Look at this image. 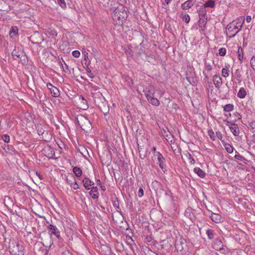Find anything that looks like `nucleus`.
Returning <instances> with one entry per match:
<instances>
[{"label":"nucleus","instance_id":"1","mask_svg":"<svg viewBox=\"0 0 255 255\" xmlns=\"http://www.w3.org/2000/svg\"><path fill=\"white\" fill-rule=\"evenodd\" d=\"M245 18L244 17H240L236 20L230 23L227 26V34H229L230 37H234L236 34L241 29Z\"/></svg>","mask_w":255,"mask_h":255},{"label":"nucleus","instance_id":"2","mask_svg":"<svg viewBox=\"0 0 255 255\" xmlns=\"http://www.w3.org/2000/svg\"><path fill=\"white\" fill-rule=\"evenodd\" d=\"M112 17L117 23L120 24L125 20L127 17V13L124 6L120 5L117 7L113 12Z\"/></svg>","mask_w":255,"mask_h":255},{"label":"nucleus","instance_id":"3","mask_svg":"<svg viewBox=\"0 0 255 255\" xmlns=\"http://www.w3.org/2000/svg\"><path fill=\"white\" fill-rule=\"evenodd\" d=\"M8 249L11 255H24V247L14 240L10 241Z\"/></svg>","mask_w":255,"mask_h":255},{"label":"nucleus","instance_id":"4","mask_svg":"<svg viewBox=\"0 0 255 255\" xmlns=\"http://www.w3.org/2000/svg\"><path fill=\"white\" fill-rule=\"evenodd\" d=\"M76 123L84 130H86L91 128L90 121L82 115H78L76 117Z\"/></svg>","mask_w":255,"mask_h":255},{"label":"nucleus","instance_id":"5","mask_svg":"<svg viewBox=\"0 0 255 255\" xmlns=\"http://www.w3.org/2000/svg\"><path fill=\"white\" fill-rule=\"evenodd\" d=\"M95 103L104 115H106L108 113L109 107L104 97L102 96L101 97L96 98V99H95Z\"/></svg>","mask_w":255,"mask_h":255},{"label":"nucleus","instance_id":"6","mask_svg":"<svg viewBox=\"0 0 255 255\" xmlns=\"http://www.w3.org/2000/svg\"><path fill=\"white\" fill-rule=\"evenodd\" d=\"M226 125L229 127L231 132L235 136H238L239 135L240 129L237 124L228 121Z\"/></svg>","mask_w":255,"mask_h":255},{"label":"nucleus","instance_id":"7","mask_svg":"<svg viewBox=\"0 0 255 255\" xmlns=\"http://www.w3.org/2000/svg\"><path fill=\"white\" fill-rule=\"evenodd\" d=\"M42 152L44 155L49 158H53L55 155V152L53 148L46 146L42 149Z\"/></svg>","mask_w":255,"mask_h":255},{"label":"nucleus","instance_id":"8","mask_svg":"<svg viewBox=\"0 0 255 255\" xmlns=\"http://www.w3.org/2000/svg\"><path fill=\"white\" fill-rule=\"evenodd\" d=\"M146 99L150 98L152 96H154L155 88L152 85H149L143 90Z\"/></svg>","mask_w":255,"mask_h":255},{"label":"nucleus","instance_id":"9","mask_svg":"<svg viewBox=\"0 0 255 255\" xmlns=\"http://www.w3.org/2000/svg\"><path fill=\"white\" fill-rule=\"evenodd\" d=\"M156 156H157V159L158 161V164H159V167L161 168V169L164 171V169H165V159L163 157V155L159 152H157V154H156Z\"/></svg>","mask_w":255,"mask_h":255},{"label":"nucleus","instance_id":"10","mask_svg":"<svg viewBox=\"0 0 255 255\" xmlns=\"http://www.w3.org/2000/svg\"><path fill=\"white\" fill-rule=\"evenodd\" d=\"M79 106L80 109L83 110H87L88 108V105L87 100H85L83 96H80L79 97Z\"/></svg>","mask_w":255,"mask_h":255},{"label":"nucleus","instance_id":"11","mask_svg":"<svg viewBox=\"0 0 255 255\" xmlns=\"http://www.w3.org/2000/svg\"><path fill=\"white\" fill-rule=\"evenodd\" d=\"M195 1V0H187L183 4H182L181 8L183 9H188L189 8L191 7L194 5Z\"/></svg>","mask_w":255,"mask_h":255},{"label":"nucleus","instance_id":"12","mask_svg":"<svg viewBox=\"0 0 255 255\" xmlns=\"http://www.w3.org/2000/svg\"><path fill=\"white\" fill-rule=\"evenodd\" d=\"M82 182L84 187L87 190H89L90 189V187L93 186L94 184V182L91 181L89 178L87 177L83 179Z\"/></svg>","mask_w":255,"mask_h":255},{"label":"nucleus","instance_id":"13","mask_svg":"<svg viewBox=\"0 0 255 255\" xmlns=\"http://www.w3.org/2000/svg\"><path fill=\"white\" fill-rule=\"evenodd\" d=\"M12 56L14 59L16 60L17 58L21 59L23 56V53L20 50L14 49L12 52Z\"/></svg>","mask_w":255,"mask_h":255},{"label":"nucleus","instance_id":"14","mask_svg":"<svg viewBox=\"0 0 255 255\" xmlns=\"http://www.w3.org/2000/svg\"><path fill=\"white\" fill-rule=\"evenodd\" d=\"M48 229L51 230L52 234L55 235L57 238L59 239L60 238V232H59L56 226L50 224L48 226Z\"/></svg>","mask_w":255,"mask_h":255},{"label":"nucleus","instance_id":"15","mask_svg":"<svg viewBox=\"0 0 255 255\" xmlns=\"http://www.w3.org/2000/svg\"><path fill=\"white\" fill-rule=\"evenodd\" d=\"M213 81L215 87L219 89L222 83L221 78L219 76L214 75Z\"/></svg>","mask_w":255,"mask_h":255},{"label":"nucleus","instance_id":"16","mask_svg":"<svg viewBox=\"0 0 255 255\" xmlns=\"http://www.w3.org/2000/svg\"><path fill=\"white\" fill-rule=\"evenodd\" d=\"M89 193L92 198L94 199H97L99 197V193L98 192V188L97 187H93Z\"/></svg>","mask_w":255,"mask_h":255},{"label":"nucleus","instance_id":"17","mask_svg":"<svg viewBox=\"0 0 255 255\" xmlns=\"http://www.w3.org/2000/svg\"><path fill=\"white\" fill-rule=\"evenodd\" d=\"M206 7L203 5L198 10V14L200 17H207Z\"/></svg>","mask_w":255,"mask_h":255},{"label":"nucleus","instance_id":"18","mask_svg":"<svg viewBox=\"0 0 255 255\" xmlns=\"http://www.w3.org/2000/svg\"><path fill=\"white\" fill-rule=\"evenodd\" d=\"M154 96H152L150 98L147 99V100L153 106H158L160 104L159 101L157 98H154Z\"/></svg>","mask_w":255,"mask_h":255},{"label":"nucleus","instance_id":"19","mask_svg":"<svg viewBox=\"0 0 255 255\" xmlns=\"http://www.w3.org/2000/svg\"><path fill=\"white\" fill-rule=\"evenodd\" d=\"M211 218L213 221L216 223H219L221 221V216L218 214L212 213Z\"/></svg>","mask_w":255,"mask_h":255},{"label":"nucleus","instance_id":"20","mask_svg":"<svg viewBox=\"0 0 255 255\" xmlns=\"http://www.w3.org/2000/svg\"><path fill=\"white\" fill-rule=\"evenodd\" d=\"M247 95V91L244 88H241L239 90V92L238 93L237 96L241 99L244 98Z\"/></svg>","mask_w":255,"mask_h":255},{"label":"nucleus","instance_id":"21","mask_svg":"<svg viewBox=\"0 0 255 255\" xmlns=\"http://www.w3.org/2000/svg\"><path fill=\"white\" fill-rule=\"evenodd\" d=\"M234 78L236 80V82L240 83L242 81V76L239 73V70L237 69L235 72Z\"/></svg>","mask_w":255,"mask_h":255},{"label":"nucleus","instance_id":"22","mask_svg":"<svg viewBox=\"0 0 255 255\" xmlns=\"http://www.w3.org/2000/svg\"><path fill=\"white\" fill-rule=\"evenodd\" d=\"M194 171L201 178H204L205 176L204 171L199 167H195L194 169Z\"/></svg>","mask_w":255,"mask_h":255},{"label":"nucleus","instance_id":"23","mask_svg":"<svg viewBox=\"0 0 255 255\" xmlns=\"http://www.w3.org/2000/svg\"><path fill=\"white\" fill-rule=\"evenodd\" d=\"M76 180L75 177L74 175L72 174H69L66 178V182L68 184H69L70 185L73 182H75V180Z\"/></svg>","mask_w":255,"mask_h":255},{"label":"nucleus","instance_id":"24","mask_svg":"<svg viewBox=\"0 0 255 255\" xmlns=\"http://www.w3.org/2000/svg\"><path fill=\"white\" fill-rule=\"evenodd\" d=\"M206 234L208 236V238L209 240H212L214 238L216 234L214 231L211 229H208L206 231Z\"/></svg>","mask_w":255,"mask_h":255},{"label":"nucleus","instance_id":"25","mask_svg":"<svg viewBox=\"0 0 255 255\" xmlns=\"http://www.w3.org/2000/svg\"><path fill=\"white\" fill-rule=\"evenodd\" d=\"M148 150L147 149H144V148H139V157L141 159H144L146 155Z\"/></svg>","mask_w":255,"mask_h":255},{"label":"nucleus","instance_id":"26","mask_svg":"<svg viewBox=\"0 0 255 255\" xmlns=\"http://www.w3.org/2000/svg\"><path fill=\"white\" fill-rule=\"evenodd\" d=\"M234 110V105L231 104H227L224 107V111L230 112Z\"/></svg>","mask_w":255,"mask_h":255},{"label":"nucleus","instance_id":"27","mask_svg":"<svg viewBox=\"0 0 255 255\" xmlns=\"http://www.w3.org/2000/svg\"><path fill=\"white\" fill-rule=\"evenodd\" d=\"M73 171L77 177H80L82 173V170L78 167H74L73 169Z\"/></svg>","mask_w":255,"mask_h":255},{"label":"nucleus","instance_id":"28","mask_svg":"<svg viewBox=\"0 0 255 255\" xmlns=\"http://www.w3.org/2000/svg\"><path fill=\"white\" fill-rule=\"evenodd\" d=\"M215 1L213 0H208L204 4V6L205 7H211L213 8L215 6Z\"/></svg>","mask_w":255,"mask_h":255},{"label":"nucleus","instance_id":"29","mask_svg":"<svg viewBox=\"0 0 255 255\" xmlns=\"http://www.w3.org/2000/svg\"><path fill=\"white\" fill-rule=\"evenodd\" d=\"M50 92H51V93L52 94V95L53 96V97H58L59 94H60V93H59V90L55 87H54L52 89H51V90H50Z\"/></svg>","mask_w":255,"mask_h":255},{"label":"nucleus","instance_id":"30","mask_svg":"<svg viewBox=\"0 0 255 255\" xmlns=\"http://www.w3.org/2000/svg\"><path fill=\"white\" fill-rule=\"evenodd\" d=\"M18 29L16 27H12L9 32V34L11 37L17 34Z\"/></svg>","mask_w":255,"mask_h":255},{"label":"nucleus","instance_id":"31","mask_svg":"<svg viewBox=\"0 0 255 255\" xmlns=\"http://www.w3.org/2000/svg\"><path fill=\"white\" fill-rule=\"evenodd\" d=\"M238 58L240 61H242L243 58V49L240 46L238 47Z\"/></svg>","mask_w":255,"mask_h":255},{"label":"nucleus","instance_id":"32","mask_svg":"<svg viewBox=\"0 0 255 255\" xmlns=\"http://www.w3.org/2000/svg\"><path fill=\"white\" fill-rule=\"evenodd\" d=\"M229 70L228 69H226L225 68H224L222 70V75L224 77H227L229 76Z\"/></svg>","mask_w":255,"mask_h":255},{"label":"nucleus","instance_id":"33","mask_svg":"<svg viewBox=\"0 0 255 255\" xmlns=\"http://www.w3.org/2000/svg\"><path fill=\"white\" fill-rule=\"evenodd\" d=\"M249 127L252 130V132H255V121H251L249 123Z\"/></svg>","mask_w":255,"mask_h":255},{"label":"nucleus","instance_id":"34","mask_svg":"<svg viewBox=\"0 0 255 255\" xmlns=\"http://www.w3.org/2000/svg\"><path fill=\"white\" fill-rule=\"evenodd\" d=\"M1 139L3 141L6 143H8L9 141V136L7 134H4L1 136Z\"/></svg>","mask_w":255,"mask_h":255},{"label":"nucleus","instance_id":"35","mask_svg":"<svg viewBox=\"0 0 255 255\" xmlns=\"http://www.w3.org/2000/svg\"><path fill=\"white\" fill-rule=\"evenodd\" d=\"M226 50L224 48H221L219 50V54L220 56H223L226 55Z\"/></svg>","mask_w":255,"mask_h":255},{"label":"nucleus","instance_id":"36","mask_svg":"<svg viewBox=\"0 0 255 255\" xmlns=\"http://www.w3.org/2000/svg\"><path fill=\"white\" fill-rule=\"evenodd\" d=\"M250 63L252 67L255 70V55L251 58Z\"/></svg>","mask_w":255,"mask_h":255},{"label":"nucleus","instance_id":"37","mask_svg":"<svg viewBox=\"0 0 255 255\" xmlns=\"http://www.w3.org/2000/svg\"><path fill=\"white\" fill-rule=\"evenodd\" d=\"M182 20L183 21H184L185 22L188 23H189V21H190V17H189V15L188 14H185L183 17H182Z\"/></svg>","mask_w":255,"mask_h":255},{"label":"nucleus","instance_id":"38","mask_svg":"<svg viewBox=\"0 0 255 255\" xmlns=\"http://www.w3.org/2000/svg\"><path fill=\"white\" fill-rule=\"evenodd\" d=\"M70 186L74 190L78 189L79 188V185L77 184L76 180H75V182H73L71 184H70Z\"/></svg>","mask_w":255,"mask_h":255},{"label":"nucleus","instance_id":"39","mask_svg":"<svg viewBox=\"0 0 255 255\" xmlns=\"http://www.w3.org/2000/svg\"><path fill=\"white\" fill-rule=\"evenodd\" d=\"M208 134L210 136V137L213 140H215V137L214 135V132L212 130H209L208 131Z\"/></svg>","mask_w":255,"mask_h":255},{"label":"nucleus","instance_id":"40","mask_svg":"<svg viewBox=\"0 0 255 255\" xmlns=\"http://www.w3.org/2000/svg\"><path fill=\"white\" fill-rule=\"evenodd\" d=\"M187 156L188 157V159L189 160V162L191 164H194L195 163V160L192 157L191 155L189 153H188Z\"/></svg>","mask_w":255,"mask_h":255},{"label":"nucleus","instance_id":"41","mask_svg":"<svg viewBox=\"0 0 255 255\" xmlns=\"http://www.w3.org/2000/svg\"><path fill=\"white\" fill-rule=\"evenodd\" d=\"M235 158L241 161H244L246 160L245 158L243 157L242 155H240V154H236L235 156Z\"/></svg>","mask_w":255,"mask_h":255},{"label":"nucleus","instance_id":"42","mask_svg":"<svg viewBox=\"0 0 255 255\" xmlns=\"http://www.w3.org/2000/svg\"><path fill=\"white\" fill-rule=\"evenodd\" d=\"M57 2L61 7L64 8L66 7V3L64 0H57Z\"/></svg>","mask_w":255,"mask_h":255},{"label":"nucleus","instance_id":"43","mask_svg":"<svg viewBox=\"0 0 255 255\" xmlns=\"http://www.w3.org/2000/svg\"><path fill=\"white\" fill-rule=\"evenodd\" d=\"M207 19V17L203 18L200 17L199 20V23L200 25H204L206 23V20Z\"/></svg>","mask_w":255,"mask_h":255},{"label":"nucleus","instance_id":"44","mask_svg":"<svg viewBox=\"0 0 255 255\" xmlns=\"http://www.w3.org/2000/svg\"><path fill=\"white\" fill-rule=\"evenodd\" d=\"M72 55L76 58H78L80 56V53L78 50H75L72 52Z\"/></svg>","mask_w":255,"mask_h":255},{"label":"nucleus","instance_id":"45","mask_svg":"<svg viewBox=\"0 0 255 255\" xmlns=\"http://www.w3.org/2000/svg\"><path fill=\"white\" fill-rule=\"evenodd\" d=\"M139 197H142L143 195V190L141 188H140L137 193Z\"/></svg>","mask_w":255,"mask_h":255},{"label":"nucleus","instance_id":"46","mask_svg":"<svg viewBox=\"0 0 255 255\" xmlns=\"http://www.w3.org/2000/svg\"><path fill=\"white\" fill-rule=\"evenodd\" d=\"M227 151L230 153H232L233 151V148L230 145H229L228 147H226Z\"/></svg>","mask_w":255,"mask_h":255},{"label":"nucleus","instance_id":"47","mask_svg":"<svg viewBox=\"0 0 255 255\" xmlns=\"http://www.w3.org/2000/svg\"><path fill=\"white\" fill-rule=\"evenodd\" d=\"M64 65H65V67H64L63 65H62V64H61L62 66V68L63 69V70L67 72L68 71H69V67H68V66L64 62Z\"/></svg>","mask_w":255,"mask_h":255},{"label":"nucleus","instance_id":"48","mask_svg":"<svg viewBox=\"0 0 255 255\" xmlns=\"http://www.w3.org/2000/svg\"><path fill=\"white\" fill-rule=\"evenodd\" d=\"M87 71L88 72V75L90 78H93L95 77L94 74L91 72V71L90 69L87 70Z\"/></svg>","mask_w":255,"mask_h":255},{"label":"nucleus","instance_id":"49","mask_svg":"<svg viewBox=\"0 0 255 255\" xmlns=\"http://www.w3.org/2000/svg\"><path fill=\"white\" fill-rule=\"evenodd\" d=\"M205 69L207 71L209 72L212 70V67L210 64H206Z\"/></svg>","mask_w":255,"mask_h":255},{"label":"nucleus","instance_id":"50","mask_svg":"<svg viewBox=\"0 0 255 255\" xmlns=\"http://www.w3.org/2000/svg\"><path fill=\"white\" fill-rule=\"evenodd\" d=\"M113 205L114 207H115L117 209H120V207H119V203L118 201V200H117L116 201H114V203H113Z\"/></svg>","mask_w":255,"mask_h":255},{"label":"nucleus","instance_id":"51","mask_svg":"<svg viewBox=\"0 0 255 255\" xmlns=\"http://www.w3.org/2000/svg\"><path fill=\"white\" fill-rule=\"evenodd\" d=\"M117 1L120 3V5L123 6L127 2V0H117Z\"/></svg>","mask_w":255,"mask_h":255},{"label":"nucleus","instance_id":"52","mask_svg":"<svg viewBox=\"0 0 255 255\" xmlns=\"http://www.w3.org/2000/svg\"><path fill=\"white\" fill-rule=\"evenodd\" d=\"M63 255H73L69 251H65L63 252Z\"/></svg>","mask_w":255,"mask_h":255},{"label":"nucleus","instance_id":"53","mask_svg":"<svg viewBox=\"0 0 255 255\" xmlns=\"http://www.w3.org/2000/svg\"><path fill=\"white\" fill-rule=\"evenodd\" d=\"M47 87L48 89L51 90V89H52L54 86L52 84L48 83L47 84Z\"/></svg>","mask_w":255,"mask_h":255},{"label":"nucleus","instance_id":"54","mask_svg":"<svg viewBox=\"0 0 255 255\" xmlns=\"http://www.w3.org/2000/svg\"><path fill=\"white\" fill-rule=\"evenodd\" d=\"M215 243L217 244L218 245H219L221 247L223 246L221 240H217L215 242Z\"/></svg>","mask_w":255,"mask_h":255},{"label":"nucleus","instance_id":"55","mask_svg":"<svg viewBox=\"0 0 255 255\" xmlns=\"http://www.w3.org/2000/svg\"><path fill=\"white\" fill-rule=\"evenodd\" d=\"M217 136H218V138L220 139H222V134L220 132H216Z\"/></svg>","mask_w":255,"mask_h":255},{"label":"nucleus","instance_id":"56","mask_svg":"<svg viewBox=\"0 0 255 255\" xmlns=\"http://www.w3.org/2000/svg\"><path fill=\"white\" fill-rule=\"evenodd\" d=\"M48 240L49 241V246L50 247L53 244L52 240L50 237H48Z\"/></svg>","mask_w":255,"mask_h":255},{"label":"nucleus","instance_id":"57","mask_svg":"<svg viewBox=\"0 0 255 255\" xmlns=\"http://www.w3.org/2000/svg\"><path fill=\"white\" fill-rule=\"evenodd\" d=\"M251 19H252V17L250 15H248L246 17V21L248 22V23H249L251 22Z\"/></svg>","mask_w":255,"mask_h":255},{"label":"nucleus","instance_id":"58","mask_svg":"<svg viewBox=\"0 0 255 255\" xmlns=\"http://www.w3.org/2000/svg\"><path fill=\"white\" fill-rule=\"evenodd\" d=\"M42 138L44 139V140L47 141L49 140L50 139H51V137H42Z\"/></svg>","mask_w":255,"mask_h":255},{"label":"nucleus","instance_id":"59","mask_svg":"<svg viewBox=\"0 0 255 255\" xmlns=\"http://www.w3.org/2000/svg\"><path fill=\"white\" fill-rule=\"evenodd\" d=\"M152 150L155 154V155L157 154V152L158 151H156V147H153L152 148Z\"/></svg>","mask_w":255,"mask_h":255},{"label":"nucleus","instance_id":"60","mask_svg":"<svg viewBox=\"0 0 255 255\" xmlns=\"http://www.w3.org/2000/svg\"><path fill=\"white\" fill-rule=\"evenodd\" d=\"M52 34L53 35L57 36V32H56V31H54H54H52Z\"/></svg>","mask_w":255,"mask_h":255},{"label":"nucleus","instance_id":"61","mask_svg":"<svg viewBox=\"0 0 255 255\" xmlns=\"http://www.w3.org/2000/svg\"><path fill=\"white\" fill-rule=\"evenodd\" d=\"M171 0H165V3H166L167 4H168L169 3H170Z\"/></svg>","mask_w":255,"mask_h":255},{"label":"nucleus","instance_id":"62","mask_svg":"<svg viewBox=\"0 0 255 255\" xmlns=\"http://www.w3.org/2000/svg\"><path fill=\"white\" fill-rule=\"evenodd\" d=\"M101 188H102V190L103 191L106 190V187L104 185H101Z\"/></svg>","mask_w":255,"mask_h":255},{"label":"nucleus","instance_id":"63","mask_svg":"<svg viewBox=\"0 0 255 255\" xmlns=\"http://www.w3.org/2000/svg\"><path fill=\"white\" fill-rule=\"evenodd\" d=\"M139 148H143L142 146L140 145L139 143H138V149L139 150Z\"/></svg>","mask_w":255,"mask_h":255},{"label":"nucleus","instance_id":"64","mask_svg":"<svg viewBox=\"0 0 255 255\" xmlns=\"http://www.w3.org/2000/svg\"><path fill=\"white\" fill-rule=\"evenodd\" d=\"M151 255H158L156 254L155 252H151Z\"/></svg>","mask_w":255,"mask_h":255}]
</instances>
